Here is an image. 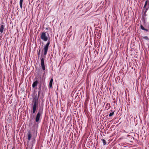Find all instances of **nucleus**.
<instances>
[{"label":"nucleus","instance_id":"nucleus-17","mask_svg":"<svg viewBox=\"0 0 149 149\" xmlns=\"http://www.w3.org/2000/svg\"><path fill=\"white\" fill-rule=\"evenodd\" d=\"M114 113V112H112V113H110L109 114V117H111L113 115Z\"/></svg>","mask_w":149,"mask_h":149},{"label":"nucleus","instance_id":"nucleus-7","mask_svg":"<svg viewBox=\"0 0 149 149\" xmlns=\"http://www.w3.org/2000/svg\"><path fill=\"white\" fill-rule=\"evenodd\" d=\"M31 134L30 132L29 131L28 132V141L29 142L31 139Z\"/></svg>","mask_w":149,"mask_h":149},{"label":"nucleus","instance_id":"nucleus-13","mask_svg":"<svg viewBox=\"0 0 149 149\" xmlns=\"http://www.w3.org/2000/svg\"><path fill=\"white\" fill-rule=\"evenodd\" d=\"M140 28L141 29L143 30L146 31H148V29H145L142 25H141L140 26Z\"/></svg>","mask_w":149,"mask_h":149},{"label":"nucleus","instance_id":"nucleus-8","mask_svg":"<svg viewBox=\"0 0 149 149\" xmlns=\"http://www.w3.org/2000/svg\"><path fill=\"white\" fill-rule=\"evenodd\" d=\"M53 81V79L52 78L51 79V80L49 83V88H51L52 87V83Z\"/></svg>","mask_w":149,"mask_h":149},{"label":"nucleus","instance_id":"nucleus-3","mask_svg":"<svg viewBox=\"0 0 149 149\" xmlns=\"http://www.w3.org/2000/svg\"><path fill=\"white\" fill-rule=\"evenodd\" d=\"M41 38L44 41H46L48 40V37L46 36V33L42 32L40 36Z\"/></svg>","mask_w":149,"mask_h":149},{"label":"nucleus","instance_id":"nucleus-1","mask_svg":"<svg viewBox=\"0 0 149 149\" xmlns=\"http://www.w3.org/2000/svg\"><path fill=\"white\" fill-rule=\"evenodd\" d=\"M43 111V108L40 107L38 111L37 114L35 118V121L36 122H38L39 121L40 118L41 116L42 115Z\"/></svg>","mask_w":149,"mask_h":149},{"label":"nucleus","instance_id":"nucleus-10","mask_svg":"<svg viewBox=\"0 0 149 149\" xmlns=\"http://www.w3.org/2000/svg\"><path fill=\"white\" fill-rule=\"evenodd\" d=\"M4 29V26L3 25L1 24L0 26V32L1 33H2Z\"/></svg>","mask_w":149,"mask_h":149},{"label":"nucleus","instance_id":"nucleus-4","mask_svg":"<svg viewBox=\"0 0 149 149\" xmlns=\"http://www.w3.org/2000/svg\"><path fill=\"white\" fill-rule=\"evenodd\" d=\"M41 65L43 70L44 71V73H43V76H44L45 73V67L44 64V59L43 58H42L41 59Z\"/></svg>","mask_w":149,"mask_h":149},{"label":"nucleus","instance_id":"nucleus-15","mask_svg":"<svg viewBox=\"0 0 149 149\" xmlns=\"http://www.w3.org/2000/svg\"><path fill=\"white\" fill-rule=\"evenodd\" d=\"M102 142L103 143V144L104 145H105L106 144V143H107L106 141V140H105L104 139H102Z\"/></svg>","mask_w":149,"mask_h":149},{"label":"nucleus","instance_id":"nucleus-16","mask_svg":"<svg viewBox=\"0 0 149 149\" xmlns=\"http://www.w3.org/2000/svg\"><path fill=\"white\" fill-rule=\"evenodd\" d=\"M143 38L144 39H146V40H149V38L147 36H144L143 37Z\"/></svg>","mask_w":149,"mask_h":149},{"label":"nucleus","instance_id":"nucleus-20","mask_svg":"<svg viewBox=\"0 0 149 149\" xmlns=\"http://www.w3.org/2000/svg\"><path fill=\"white\" fill-rule=\"evenodd\" d=\"M12 149H13V148H12Z\"/></svg>","mask_w":149,"mask_h":149},{"label":"nucleus","instance_id":"nucleus-5","mask_svg":"<svg viewBox=\"0 0 149 149\" xmlns=\"http://www.w3.org/2000/svg\"><path fill=\"white\" fill-rule=\"evenodd\" d=\"M38 106V104L33 103L32 110V113L34 114L35 113L36 109L37 108Z\"/></svg>","mask_w":149,"mask_h":149},{"label":"nucleus","instance_id":"nucleus-9","mask_svg":"<svg viewBox=\"0 0 149 149\" xmlns=\"http://www.w3.org/2000/svg\"><path fill=\"white\" fill-rule=\"evenodd\" d=\"M72 26H70L68 30L67 33H69V35L71 36V34H70V33L72 32Z\"/></svg>","mask_w":149,"mask_h":149},{"label":"nucleus","instance_id":"nucleus-12","mask_svg":"<svg viewBox=\"0 0 149 149\" xmlns=\"http://www.w3.org/2000/svg\"><path fill=\"white\" fill-rule=\"evenodd\" d=\"M23 0H20L19 1V5L20 7L21 8H22V3L23 2Z\"/></svg>","mask_w":149,"mask_h":149},{"label":"nucleus","instance_id":"nucleus-6","mask_svg":"<svg viewBox=\"0 0 149 149\" xmlns=\"http://www.w3.org/2000/svg\"><path fill=\"white\" fill-rule=\"evenodd\" d=\"M40 92L39 91L38 92V96L37 95H36L33 97V103H35V104H38V100L39 97V94L40 93Z\"/></svg>","mask_w":149,"mask_h":149},{"label":"nucleus","instance_id":"nucleus-11","mask_svg":"<svg viewBox=\"0 0 149 149\" xmlns=\"http://www.w3.org/2000/svg\"><path fill=\"white\" fill-rule=\"evenodd\" d=\"M38 81H34L32 84V87L33 88H34L36 86L38 85Z\"/></svg>","mask_w":149,"mask_h":149},{"label":"nucleus","instance_id":"nucleus-2","mask_svg":"<svg viewBox=\"0 0 149 149\" xmlns=\"http://www.w3.org/2000/svg\"><path fill=\"white\" fill-rule=\"evenodd\" d=\"M50 42L48 41L45 45L44 46L43 48V50L44 51V54L45 55V56L46 55L47 52L48 51V47L49 45L50 44Z\"/></svg>","mask_w":149,"mask_h":149},{"label":"nucleus","instance_id":"nucleus-18","mask_svg":"<svg viewBox=\"0 0 149 149\" xmlns=\"http://www.w3.org/2000/svg\"><path fill=\"white\" fill-rule=\"evenodd\" d=\"M149 8V6H148V7H147L146 8V9L145 11H144V13H145L148 10V9Z\"/></svg>","mask_w":149,"mask_h":149},{"label":"nucleus","instance_id":"nucleus-14","mask_svg":"<svg viewBox=\"0 0 149 149\" xmlns=\"http://www.w3.org/2000/svg\"><path fill=\"white\" fill-rule=\"evenodd\" d=\"M147 2H148L147 1H146L145 2V4L144 6L143 7V10L144 11V9L146 8V6L147 5Z\"/></svg>","mask_w":149,"mask_h":149},{"label":"nucleus","instance_id":"nucleus-19","mask_svg":"<svg viewBox=\"0 0 149 149\" xmlns=\"http://www.w3.org/2000/svg\"><path fill=\"white\" fill-rule=\"evenodd\" d=\"M40 50L39 49V50L38 53V56H39L40 54Z\"/></svg>","mask_w":149,"mask_h":149}]
</instances>
